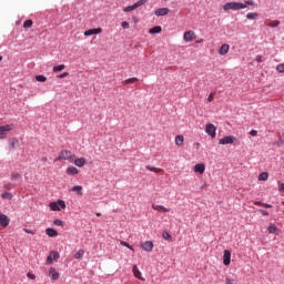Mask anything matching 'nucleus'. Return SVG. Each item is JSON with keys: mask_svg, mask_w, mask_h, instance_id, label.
Instances as JSON below:
<instances>
[{"mask_svg": "<svg viewBox=\"0 0 284 284\" xmlns=\"http://www.w3.org/2000/svg\"><path fill=\"white\" fill-rule=\"evenodd\" d=\"M146 170H149V172H155V174H159V172L163 171V169H158V168L150 166V165H146Z\"/></svg>", "mask_w": 284, "mask_h": 284, "instance_id": "obj_32", "label": "nucleus"}, {"mask_svg": "<svg viewBox=\"0 0 284 284\" xmlns=\"http://www.w3.org/2000/svg\"><path fill=\"white\" fill-rule=\"evenodd\" d=\"M133 274H134L135 278L143 281V276L141 275V271H139V266L133 265Z\"/></svg>", "mask_w": 284, "mask_h": 284, "instance_id": "obj_22", "label": "nucleus"}, {"mask_svg": "<svg viewBox=\"0 0 284 284\" xmlns=\"http://www.w3.org/2000/svg\"><path fill=\"white\" fill-rule=\"evenodd\" d=\"M10 146L12 148V150H17V148H19V139L17 138H12L10 141Z\"/></svg>", "mask_w": 284, "mask_h": 284, "instance_id": "obj_24", "label": "nucleus"}, {"mask_svg": "<svg viewBox=\"0 0 284 284\" xmlns=\"http://www.w3.org/2000/svg\"><path fill=\"white\" fill-rule=\"evenodd\" d=\"M23 231L27 233V234H37V232L30 230V229H23Z\"/></svg>", "mask_w": 284, "mask_h": 284, "instance_id": "obj_50", "label": "nucleus"}, {"mask_svg": "<svg viewBox=\"0 0 284 284\" xmlns=\"http://www.w3.org/2000/svg\"><path fill=\"white\" fill-rule=\"evenodd\" d=\"M84 255H85V250L80 248V250L74 254V258L81 260V258H83Z\"/></svg>", "mask_w": 284, "mask_h": 284, "instance_id": "obj_26", "label": "nucleus"}, {"mask_svg": "<svg viewBox=\"0 0 284 284\" xmlns=\"http://www.w3.org/2000/svg\"><path fill=\"white\" fill-rule=\"evenodd\" d=\"M162 28H161V26H156V27H153V28H151L150 30H149V33L150 34H160V32H162Z\"/></svg>", "mask_w": 284, "mask_h": 284, "instance_id": "obj_23", "label": "nucleus"}, {"mask_svg": "<svg viewBox=\"0 0 284 284\" xmlns=\"http://www.w3.org/2000/svg\"><path fill=\"white\" fill-rule=\"evenodd\" d=\"M141 247L144 252H152V250H154V243H152V241H146L141 244Z\"/></svg>", "mask_w": 284, "mask_h": 284, "instance_id": "obj_11", "label": "nucleus"}, {"mask_svg": "<svg viewBox=\"0 0 284 284\" xmlns=\"http://www.w3.org/2000/svg\"><path fill=\"white\" fill-rule=\"evenodd\" d=\"M139 81V78H129L124 80L122 83L123 85H130V83H136Z\"/></svg>", "mask_w": 284, "mask_h": 284, "instance_id": "obj_27", "label": "nucleus"}, {"mask_svg": "<svg viewBox=\"0 0 284 284\" xmlns=\"http://www.w3.org/2000/svg\"><path fill=\"white\" fill-rule=\"evenodd\" d=\"M277 72L283 73L284 72V63H281L276 68Z\"/></svg>", "mask_w": 284, "mask_h": 284, "instance_id": "obj_43", "label": "nucleus"}, {"mask_svg": "<svg viewBox=\"0 0 284 284\" xmlns=\"http://www.w3.org/2000/svg\"><path fill=\"white\" fill-rule=\"evenodd\" d=\"M47 236H50V239H55V236H59V232L52 227H48L45 230Z\"/></svg>", "mask_w": 284, "mask_h": 284, "instance_id": "obj_14", "label": "nucleus"}, {"mask_svg": "<svg viewBox=\"0 0 284 284\" xmlns=\"http://www.w3.org/2000/svg\"><path fill=\"white\" fill-rule=\"evenodd\" d=\"M49 206L53 212H60L61 210H65V201L59 200L58 202H51Z\"/></svg>", "mask_w": 284, "mask_h": 284, "instance_id": "obj_4", "label": "nucleus"}, {"mask_svg": "<svg viewBox=\"0 0 284 284\" xmlns=\"http://www.w3.org/2000/svg\"><path fill=\"white\" fill-rule=\"evenodd\" d=\"M14 187H17V184H14V183H12V182L6 183V184L3 185V189H4V190H8V191L14 190Z\"/></svg>", "mask_w": 284, "mask_h": 284, "instance_id": "obj_30", "label": "nucleus"}, {"mask_svg": "<svg viewBox=\"0 0 284 284\" xmlns=\"http://www.w3.org/2000/svg\"><path fill=\"white\" fill-rule=\"evenodd\" d=\"M53 225H57L58 227H62L63 221H61V220H54V221H53Z\"/></svg>", "mask_w": 284, "mask_h": 284, "instance_id": "obj_42", "label": "nucleus"}, {"mask_svg": "<svg viewBox=\"0 0 284 284\" xmlns=\"http://www.w3.org/2000/svg\"><path fill=\"white\" fill-rule=\"evenodd\" d=\"M49 276H51L52 281H59V272H57V268L51 267L49 270Z\"/></svg>", "mask_w": 284, "mask_h": 284, "instance_id": "obj_16", "label": "nucleus"}, {"mask_svg": "<svg viewBox=\"0 0 284 284\" xmlns=\"http://www.w3.org/2000/svg\"><path fill=\"white\" fill-rule=\"evenodd\" d=\"M65 173L69 176H77V174H79V169L74 168V166H70L67 169Z\"/></svg>", "mask_w": 284, "mask_h": 284, "instance_id": "obj_18", "label": "nucleus"}, {"mask_svg": "<svg viewBox=\"0 0 284 284\" xmlns=\"http://www.w3.org/2000/svg\"><path fill=\"white\" fill-rule=\"evenodd\" d=\"M230 263H232V253L229 250H225L223 254V264L230 265Z\"/></svg>", "mask_w": 284, "mask_h": 284, "instance_id": "obj_10", "label": "nucleus"}, {"mask_svg": "<svg viewBox=\"0 0 284 284\" xmlns=\"http://www.w3.org/2000/svg\"><path fill=\"white\" fill-rule=\"evenodd\" d=\"M204 130L206 134L211 136V139H216V125L213 123H207Z\"/></svg>", "mask_w": 284, "mask_h": 284, "instance_id": "obj_5", "label": "nucleus"}, {"mask_svg": "<svg viewBox=\"0 0 284 284\" xmlns=\"http://www.w3.org/2000/svg\"><path fill=\"white\" fill-rule=\"evenodd\" d=\"M155 17H165L166 14H170V9L169 8H160L155 10L154 12Z\"/></svg>", "mask_w": 284, "mask_h": 284, "instance_id": "obj_13", "label": "nucleus"}, {"mask_svg": "<svg viewBox=\"0 0 284 284\" xmlns=\"http://www.w3.org/2000/svg\"><path fill=\"white\" fill-rule=\"evenodd\" d=\"M68 74H69L68 72H64V73L58 75V79H65V77H68Z\"/></svg>", "mask_w": 284, "mask_h": 284, "instance_id": "obj_52", "label": "nucleus"}, {"mask_svg": "<svg viewBox=\"0 0 284 284\" xmlns=\"http://www.w3.org/2000/svg\"><path fill=\"white\" fill-rule=\"evenodd\" d=\"M103 32V29L97 28V29H89L84 31V37H92V34H101Z\"/></svg>", "mask_w": 284, "mask_h": 284, "instance_id": "obj_12", "label": "nucleus"}, {"mask_svg": "<svg viewBox=\"0 0 284 284\" xmlns=\"http://www.w3.org/2000/svg\"><path fill=\"white\" fill-rule=\"evenodd\" d=\"M27 276H28V278H30L31 281H34V278H37V275H34L33 273H28Z\"/></svg>", "mask_w": 284, "mask_h": 284, "instance_id": "obj_46", "label": "nucleus"}, {"mask_svg": "<svg viewBox=\"0 0 284 284\" xmlns=\"http://www.w3.org/2000/svg\"><path fill=\"white\" fill-rule=\"evenodd\" d=\"M250 134H251V136H257L258 135V131L251 130Z\"/></svg>", "mask_w": 284, "mask_h": 284, "instance_id": "obj_51", "label": "nucleus"}, {"mask_svg": "<svg viewBox=\"0 0 284 284\" xmlns=\"http://www.w3.org/2000/svg\"><path fill=\"white\" fill-rule=\"evenodd\" d=\"M32 20H27V21H24V23H23V28H26V29H28V28H32Z\"/></svg>", "mask_w": 284, "mask_h": 284, "instance_id": "obj_39", "label": "nucleus"}, {"mask_svg": "<svg viewBox=\"0 0 284 284\" xmlns=\"http://www.w3.org/2000/svg\"><path fill=\"white\" fill-rule=\"evenodd\" d=\"M36 81H39L40 83H45L48 81V78H45V75H37Z\"/></svg>", "mask_w": 284, "mask_h": 284, "instance_id": "obj_35", "label": "nucleus"}, {"mask_svg": "<svg viewBox=\"0 0 284 284\" xmlns=\"http://www.w3.org/2000/svg\"><path fill=\"white\" fill-rule=\"evenodd\" d=\"M120 245H122L123 247H128V250H131V252H134V247H132V245H130V243L125 241H120Z\"/></svg>", "mask_w": 284, "mask_h": 284, "instance_id": "obj_34", "label": "nucleus"}, {"mask_svg": "<svg viewBox=\"0 0 284 284\" xmlns=\"http://www.w3.org/2000/svg\"><path fill=\"white\" fill-rule=\"evenodd\" d=\"M254 205H263L262 202H254Z\"/></svg>", "mask_w": 284, "mask_h": 284, "instance_id": "obj_56", "label": "nucleus"}, {"mask_svg": "<svg viewBox=\"0 0 284 284\" xmlns=\"http://www.w3.org/2000/svg\"><path fill=\"white\" fill-rule=\"evenodd\" d=\"M278 192H284V183L278 182Z\"/></svg>", "mask_w": 284, "mask_h": 284, "instance_id": "obj_49", "label": "nucleus"}, {"mask_svg": "<svg viewBox=\"0 0 284 284\" xmlns=\"http://www.w3.org/2000/svg\"><path fill=\"white\" fill-rule=\"evenodd\" d=\"M1 199H3L4 201H12L13 195H12V193H10V192H8V191H4V192L1 194Z\"/></svg>", "mask_w": 284, "mask_h": 284, "instance_id": "obj_25", "label": "nucleus"}, {"mask_svg": "<svg viewBox=\"0 0 284 284\" xmlns=\"http://www.w3.org/2000/svg\"><path fill=\"white\" fill-rule=\"evenodd\" d=\"M19 179H21V174L20 173H12L11 174V181H19Z\"/></svg>", "mask_w": 284, "mask_h": 284, "instance_id": "obj_38", "label": "nucleus"}, {"mask_svg": "<svg viewBox=\"0 0 284 284\" xmlns=\"http://www.w3.org/2000/svg\"><path fill=\"white\" fill-rule=\"evenodd\" d=\"M162 237L164 239V241H170V239H172V235H170V233L168 232H163Z\"/></svg>", "mask_w": 284, "mask_h": 284, "instance_id": "obj_40", "label": "nucleus"}, {"mask_svg": "<svg viewBox=\"0 0 284 284\" xmlns=\"http://www.w3.org/2000/svg\"><path fill=\"white\" fill-rule=\"evenodd\" d=\"M235 281L233 278L226 277L225 278V284H234Z\"/></svg>", "mask_w": 284, "mask_h": 284, "instance_id": "obj_47", "label": "nucleus"}, {"mask_svg": "<svg viewBox=\"0 0 284 284\" xmlns=\"http://www.w3.org/2000/svg\"><path fill=\"white\" fill-rule=\"evenodd\" d=\"M65 70V64H60L58 67H53V72H61Z\"/></svg>", "mask_w": 284, "mask_h": 284, "instance_id": "obj_37", "label": "nucleus"}, {"mask_svg": "<svg viewBox=\"0 0 284 284\" xmlns=\"http://www.w3.org/2000/svg\"><path fill=\"white\" fill-rule=\"evenodd\" d=\"M234 143V136L232 135H226L222 139H220L219 144L220 145H232Z\"/></svg>", "mask_w": 284, "mask_h": 284, "instance_id": "obj_7", "label": "nucleus"}, {"mask_svg": "<svg viewBox=\"0 0 284 284\" xmlns=\"http://www.w3.org/2000/svg\"><path fill=\"white\" fill-rule=\"evenodd\" d=\"M282 205H284V202H282Z\"/></svg>", "mask_w": 284, "mask_h": 284, "instance_id": "obj_59", "label": "nucleus"}, {"mask_svg": "<svg viewBox=\"0 0 284 284\" xmlns=\"http://www.w3.org/2000/svg\"><path fill=\"white\" fill-rule=\"evenodd\" d=\"M278 230V227L275 226V224H271L267 229L270 234H275V232Z\"/></svg>", "mask_w": 284, "mask_h": 284, "instance_id": "obj_36", "label": "nucleus"}, {"mask_svg": "<svg viewBox=\"0 0 284 284\" xmlns=\"http://www.w3.org/2000/svg\"><path fill=\"white\" fill-rule=\"evenodd\" d=\"M73 162L74 165H77V168H83L85 163H88V161L84 158L74 159Z\"/></svg>", "mask_w": 284, "mask_h": 284, "instance_id": "obj_17", "label": "nucleus"}, {"mask_svg": "<svg viewBox=\"0 0 284 284\" xmlns=\"http://www.w3.org/2000/svg\"><path fill=\"white\" fill-rule=\"evenodd\" d=\"M183 143H185V138L183 135H176L175 136V145L181 148V146H183Z\"/></svg>", "mask_w": 284, "mask_h": 284, "instance_id": "obj_20", "label": "nucleus"}, {"mask_svg": "<svg viewBox=\"0 0 284 284\" xmlns=\"http://www.w3.org/2000/svg\"><path fill=\"white\" fill-rule=\"evenodd\" d=\"M247 6H254V1L248 0V1H245V3H243V2H227L223 6V11L227 12L230 10H245V8H247Z\"/></svg>", "mask_w": 284, "mask_h": 284, "instance_id": "obj_1", "label": "nucleus"}, {"mask_svg": "<svg viewBox=\"0 0 284 284\" xmlns=\"http://www.w3.org/2000/svg\"><path fill=\"white\" fill-rule=\"evenodd\" d=\"M270 179V174L267 172H263L258 175V181H267Z\"/></svg>", "mask_w": 284, "mask_h": 284, "instance_id": "obj_33", "label": "nucleus"}, {"mask_svg": "<svg viewBox=\"0 0 284 284\" xmlns=\"http://www.w3.org/2000/svg\"><path fill=\"white\" fill-rule=\"evenodd\" d=\"M51 256H53V261H59V252L52 251Z\"/></svg>", "mask_w": 284, "mask_h": 284, "instance_id": "obj_41", "label": "nucleus"}, {"mask_svg": "<svg viewBox=\"0 0 284 284\" xmlns=\"http://www.w3.org/2000/svg\"><path fill=\"white\" fill-rule=\"evenodd\" d=\"M121 26H122V28H124V30H128V28H130V22L123 21V22L121 23Z\"/></svg>", "mask_w": 284, "mask_h": 284, "instance_id": "obj_44", "label": "nucleus"}, {"mask_svg": "<svg viewBox=\"0 0 284 284\" xmlns=\"http://www.w3.org/2000/svg\"><path fill=\"white\" fill-rule=\"evenodd\" d=\"M71 192H77V194H80V196H81V194H83V186H81V185H75V186H73V187L71 189Z\"/></svg>", "mask_w": 284, "mask_h": 284, "instance_id": "obj_28", "label": "nucleus"}, {"mask_svg": "<svg viewBox=\"0 0 284 284\" xmlns=\"http://www.w3.org/2000/svg\"><path fill=\"white\" fill-rule=\"evenodd\" d=\"M183 39L186 43L194 41V39H196V33H194V31H186L184 32Z\"/></svg>", "mask_w": 284, "mask_h": 284, "instance_id": "obj_8", "label": "nucleus"}, {"mask_svg": "<svg viewBox=\"0 0 284 284\" xmlns=\"http://www.w3.org/2000/svg\"><path fill=\"white\" fill-rule=\"evenodd\" d=\"M229 52H230V44H222L219 50V54H221L222 57H225V54H227Z\"/></svg>", "mask_w": 284, "mask_h": 284, "instance_id": "obj_15", "label": "nucleus"}, {"mask_svg": "<svg viewBox=\"0 0 284 284\" xmlns=\"http://www.w3.org/2000/svg\"><path fill=\"white\" fill-rule=\"evenodd\" d=\"M41 161H42V163H47L48 162V158L43 156V158H41Z\"/></svg>", "mask_w": 284, "mask_h": 284, "instance_id": "obj_55", "label": "nucleus"}, {"mask_svg": "<svg viewBox=\"0 0 284 284\" xmlns=\"http://www.w3.org/2000/svg\"><path fill=\"white\" fill-rule=\"evenodd\" d=\"M207 101L209 103H212L214 101V93H210Z\"/></svg>", "mask_w": 284, "mask_h": 284, "instance_id": "obj_48", "label": "nucleus"}, {"mask_svg": "<svg viewBox=\"0 0 284 284\" xmlns=\"http://www.w3.org/2000/svg\"><path fill=\"white\" fill-rule=\"evenodd\" d=\"M47 263L48 265H50L52 263V254H50L48 257H47Z\"/></svg>", "mask_w": 284, "mask_h": 284, "instance_id": "obj_53", "label": "nucleus"}, {"mask_svg": "<svg viewBox=\"0 0 284 284\" xmlns=\"http://www.w3.org/2000/svg\"><path fill=\"white\" fill-rule=\"evenodd\" d=\"M74 159H77V155L72 154L71 151L62 150L54 161H68L69 163H74Z\"/></svg>", "mask_w": 284, "mask_h": 284, "instance_id": "obj_2", "label": "nucleus"}, {"mask_svg": "<svg viewBox=\"0 0 284 284\" xmlns=\"http://www.w3.org/2000/svg\"><path fill=\"white\" fill-rule=\"evenodd\" d=\"M246 19H248L251 21H254V20L258 19V13L250 12V13L246 14Z\"/></svg>", "mask_w": 284, "mask_h": 284, "instance_id": "obj_29", "label": "nucleus"}, {"mask_svg": "<svg viewBox=\"0 0 284 284\" xmlns=\"http://www.w3.org/2000/svg\"><path fill=\"white\" fill-rule=\"evenodd\" d=\"M146 3H148V0H140L132 6L124 8L123 12H132V10H136V8H141V6H145Z\"/></svg>", "mask_w": 284, "mask_h": 284, "instance_id": "obj_6", "label": "nucleus"}, {"mask_svg": "<svg viewBox=\"0 0 284 284\" xmlns=\"http://www.w3.org/2000/svg\"><path fill=\"white\" fill-rule=\"evenodd\" d=\"M3 61V57L2 55H0V62H2Z\"/></svg>", "mask_w": 284, "mask_h": 284, "instance_id": "obj_57", "label": "nucleus"}, {"mask_svg": "<svg viewBox=\"0 0 284 284\" xmlns=\"http://www.w3.org/2000/svg\"><path fill=\"white\" fill-rule=\"evenodd\" d=\"M152 207H153V210H155V212H170V209H168L163 205L153 204Z\"/></svg>", "mask_w": 284, "mask_h": 284, "instance_id": "obj_19", "label": "nucleus"}, {"mask_svg": "<svg viewBox=\"0 0 284 284\" xmlns=\"http://www.w3.org/2000/svg\"><path fill=\"white\" fill-rule=\"evenodd\" d=\"M258 212H260V214H261L262 216H270V212H267V211L260 210Z\"/></svg>", "mask_w": 284, "mask_h": 284, "instance_id": "obj_45", "label": "nucleus"}, {"mask_svg": "<svg viewBox=\"0 0 284 284\" xmlns=\"http://www.w3.org/2000/svg\"><path fill=\"white\" fill-rule=\"evenodd\" d=\"M267 26H268V28H278L281 26V21L273 20Z\"/></svg>", "mask_w": 284, "mask_h": 284, "instance_id": "obj_31", "label": "nucleus"}, {"mask_svg": "<svg viewBox=\"0 0 284 284\" xmlns=\"http://www.w3.org/2000/svg\"><path fill=\"white\" fill-rule=\"evenodd\" d=\"M97 216H101V213H97Z\"/></svg>", "mask_w": 284, "mask_h": 284, "instance_id": "obj_58", "label": "nucleus"}, {"mask_svg": "<svg viewBox=\"0 0 284 284\" xmlns=\"http://www.w3.org/2000/svg\"><path fill=\"white\" fill-rule=\"evenodd\" d=\"M12 130H14V124L0 125V141L8 139V132H12Z\"/></svg>", "mask_w": 284, "mask_h": 284, "instance_id": "obj_3", "label": "nucleus"}, {"mask_svg": "<svg viewBox=\"0 0 284 284\" xmlns=\"http://www.w3.org/2000/svg\"><path fill=\"white\" fill-rule=\"evenodd\" d=\"M0 225L1 227H8V225H10V217L3 213H0Z\"/></svg>", "mask_w": 284, "mask_h": 284, "instance_id": "obj_9", "label": "nucleus"}, {"mask_svg": "<svg viewBox=\"0 0 284 284\" xmlns=\"http://www.w3.org/2000/svg\"><path fill=\"white\" fill-rule=\"evenodd\" d=\"M194 172H197L199 174H203L205 172V164H195Z\"/></svg>", "mask_w": 284, "mask_h": 284, "instance_id": "obj_21", "label": "nucleus"}, {"mask_svg": "<svg viewBox=\"0 0 284 284\" xmlns=\"http://www.w3.org/2000/svg\"><path fill=\"white\" fill-rule=\"evenodd\" d=\"M262 205H263L264 207H267V209L272 207V205H271V204H267V203H262Z\"/></svg>", "mask_w": 284, "mask_h": 284, "instance_id": "obj_54", "label": "nucleus"}]
</instances>
